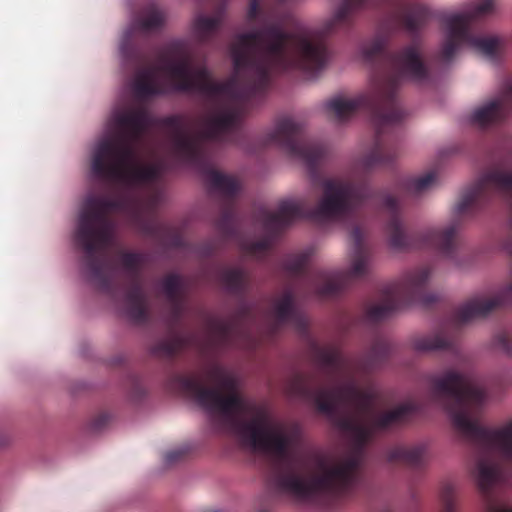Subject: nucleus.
Listing matches in <instances>:
<instances>
[{
	"instance_id": "f257e3e1",
	"label": "nucleus",
	"mask_w": 512,
	"mask_h": 512,
	"mask_svg": "<svg viewBox=\"0 0 512 512\" xmlns=\"http://www.w3.org/2000/svg\"><path fill=\"white\" fill-rule=\"evenodd\" d=\"M314 358L326 370L327 385L312 391L304 375L293 373L285 380L283 391L290 398L313 402L348 439L353 455L311 451L303 456L297 470L278 473L273 480L276 491L300 501L346 495L355 482L356 453L412 410L409 404L385 408L376 384L345 358L337 345L316 348Z\"/></svg>"
},
{
	"instance_id": "f03ea898",
	"label": "nucleus",
	"mask_w": 512,
	"mask_h": 512,
	"mask_svg": "<svg viewBox=\"0 0 512 512\" xmlns=\"http://www.w3.org/2000/svg\"><path fill=\"white\" fill-rule=\"evenodd\" d=\"M120 51L125 61L137 69L133 81L137 100L165 95L170 90L197 92L204 97L207 113L198 119L195 131H184L182 115L166 116L158 124L169 132L176 160L182 165L206 170L210 187L223 190L224 173L207 166L211 144L224 133V82L213 81L205 66L193 68L192 54L185 40L165 44L158 51L157 65L150 64L146 53L131 47L128 38L122 41Z\"/></svg>"
},
{
	"instance_id": "7ed1b4c3",
	"label": "nucleus",
	"mask_w": 512,
	"mask_h": 512,
	"mask_svg": "<svg viewBox=\"0 0 512 512\" xmlns=\"http://www.w3.org/2000/svg\"><path fill=\"white\" fill-rule=\"evenodd\" d=\"M259 27L239 35L233 44L234 68L226 79V144L234 141L247 113L250 92L263 86L277 69H299L311 76L325 62V47L315 34L283 29V19L260 14Z\"/></svg>"
},
{
	"instance_id": "20e7f679",
	"label": "nucleus",
	"mask_w": 512,
	"mask_h": 512,
	"mask_svg": "<svg viewBox=\"0 0 512 512\" xmlns=\"http://www.w3.org/2000/svg\"><path fill=\"white\" fill-rule=\"evenodd\" d=\"M425 381L433 396L452 400L448 410L453 424L475 447L471 476L479 491L489 496L507 480L504 462H512V417L495 426H481L486 394L468 373L449 369L441 375H427Z\"/></svg>"
},
{
	"instance_id": "39448f33",
	"label": "nucleus",
	"mask_w": 512,
	"mask_h": 512,
	"mask_svg": "<svg viewBox=\"0 0 512 512\" xmlns=\"http://www.w3.org/2000/svg\"><path fill=\"white\" fill-rule=\"evenodd\" d=\"M163 193L154 189L147 199L122 192L113 198L89 196L79 214L74 241L83 251L84 270L99 290L114 297L118 288L113 274L112 262L106 256V249L112 242V221L110 213H120L138 221L145 212L156 218Z\"/></svg>"
},
{
	"instance_id": "423d86ee",
	"label": "nucleus",
	"mask_w": 512,
	"mask_h": 512,
	"mask_svg": "<svg viewBox=\"0 0 512 512\" xmlns=\"http://www.w3.org/2000/svg\"><path fill=\"white\" fill-rule=\"evenodd\" d=\"M113 120L116 133L101 139L93 151V175L127 188L159 180L165 171L163 163L141 165L135 161L136 144L152 124L147 108L126 109L116 113Z\"/></svg>"
},
{
	"instance_id": "0eeeda50",
	"label": "nucleus",
	"mask_w": 512,
	"mask_h": 512,
	"mask_svg": "<svg viewBox=\"0 0 512 512\" xmlns=\"http://www.w3.org/2000/svg\"><path fill=\"white\" fill-rule=\"evenodd\" d=\"M241 385L238 376L226 371V430L233 429L244 445L276 461L302 452L300 426L269 417L243 398Z\"/></svg>"
},
{
	"instance_id": "6e6552de",
	"label": "nucleus",
	"mask_w": 512,
	"mask_h": 512,
	"mask_svg": "<svg viewBox=\"0 0 512 512\" xmlns=\"http://www.w3.org/2000/svg\"><path fill=\"white\" fill-rule=\"evenodd\" d=\"M170 386L205 411L213 434H223L224 369L222 367L213 365L190 374H175L170 379Z\"/></svg>"
},
{
	"instance_id": "1a4fd4ad",
	"label": "nucleus",
	"mask_w": 512,
	"mask_h": 512,
	"mask_svg": "<svg viewBox=\"0 0 512 512\" xmlns=\"http://www.w3.org/2000/svg\"><path fill=\"white\" fill-rule=\"evenodd\" d=\"M351 248L348 268L345 270H319L307 279L308 289L320 297H330L341 292L347 283L367 275L371 270V259L365 247V234L360 228L350 233Z\"/></svg>"
},
{
	"instance_id": "9d476101",
	"label": "nucleus",
	"mask_w": 512,
	"mask_h": 512,
	"mask_svg": "<svg viewBox=\"0 0 512 512\" xmlns=\"http://www.w3.org/2000/svg\"><path fill=\"white\" fill-rule=\"evenodd\" d=\"M463 47L492 60L501 53L504 40L494 34L472 33L461 15H443L440 59L444 62L452 60Z\"/></svg>"
},
{
	"instance_id": "9b49d317",
	"label": "nucleus",
	"mask_w": 512,
	"mask_h": 512,
	"mask_svg": "<svg viewBox=\"0 0 512 512\" xmlns=\"http://www.w3.org/2000/svg\"><path fill=\"white\" fill-rule=\"evenodd\" d=\"M321 188V196L311 216L322 221L350 215L369 197L367 185L351 179L327 178L322 181Z\"/></svg>"
},
{
	"instance_id": "f8f14e48",
	"label": "nucleus",
	"mask_w": 512,
	"mask_h": 512,
	"mask_svg": "<svg viewBox=\"0 0 512 512\" xmlns=\"http://www.w3.org/2000/svg\"><path fill=\"white\" fill-rule=\"evenodd\" d=\"M303 125L292 118L278 121L261 137L262 145H275L291 158L307 166H313L322 160L329 151L322 141H307L300 137Z\"/></svg>"
},
{
	"instance_id": "ddd939ff",
	"label": "nucleus",
	"mask_w": 512,
	"mask_h": 512,
	"mask_svg": "<svg viewBox=\"0 0 512 512\" xmlns=\"http://www.w3.org/2000/svg\"><path fill=\"white\" fill-rule=\"evenodd\" d=\"M496 193L506 197L512 221V170L506 165H495L482 172L462 192L453 212L461 215L473 206L486 203Z\"/></svg>"
},
{
	"instance_id": "4468645a",
	"label": "nucleus",
	"mask_w": 512,
	"mask_h": 512,
	"mask_svg": "<svg viewBox=\"0 0 512 512\" xmlns=\"http://www.w3.org/2000/svg\"><path fill=\"white\" fill-rule=\"evenodd\" d=\"M430 276L429 268H420L408 273L402 280L388 284L380 296L367 305L366 318L371 322H377L389 317L402 305L409 303L428 282Z\"/></svg>"
},
{
	"instance_id": "2eb2a0df",
	"label": "nucleus",
	"mask_w": 512,
	"mask_h": 512,
	"mask_svg": "<svg viewBox=\"0 0 512 512\" xmlns=\"http://www.w3.org/2000/svg\"><path fill=\"white\" fill-rule=\"evenodd\" d=\"M417 83L429 79V71L424 63L418 44L406 46L390 60V72L379 79L375 85L376 94L380 98H391L402 80Z\"/></svg>"
},
{
	"instance_id": "dca6fc26",
	"label": "nucleus",
	"mask_w": 512,
	"mask_h": 512,
	"mask_svg": "<svg viewBox=\"0 0 512 512\" xmlns=\"http://www.w3.org/2000/svg\"><path fill=\"white\" fill-rule=\"evenodd\" d=\"M116 257L117 264L124 271L128 280L124 294L126 314L133 322L143 324L149 318L147 295L142 278L143 255L119 250Z\"/></svg>"
},
{
	"instance_id": "f3484780",
	"label": "nucleus",
	"mask_w": 512,
	"mask_h": 512,
	"mask_svg": "<svg viewBox=\"0 0 512 512\" xmlns=\"http://www.w3.org/2000/svg\"><path fill=\"white\" fill-rule=\"evenodd\" d=\"M223 332L224 326L222 323H215L212 319H209L205 343H200L198 335L193 332L174 333L170 337L156 342L152 346L151 352L156 357L171 360L186 348H196L204 351L206 347L213 345L214 333L221 335Z\"/></svg>"
},
{
	"instance_id": "a211bd4d",
	"label": "nucleus",
	"mask_w": 512,
	"mask_h": 512,
	"mask_svg": "<svg viewBox=\"0 0 512 512\" xmlns=\"http://www.w3.org/2000/svg\"><path fill=\"white\" fill-rule=\"evenodd\" d=\"M509 303H512V282L491 295H479L467 300L457 309L455 321L458 324H466L474 319L486 317Z\"/></svg>"
},
{
	"instance_id": "6ab92c4d",
	"label": "nucleus",
	"mask_w": 512,
	"mask_h": 512,
	"mask_svg": "<svg viewBox=\"0 0 512 512\" xmlns=\"http://www.w3.org/2000/svg\"><path fill=\"white\" fill-rule=\"evenodd\" d=\"M162 292L169 304L167 322L171 330L182 321L186 309V284L184 278L176 273H169L161 280Z\"/></svg>"
},
{
	"instance_id": "aec40b11",
	"label": "nucleus",
	"mask_w": 512,
	"mask_h": 512,
	"mask_svg": "<svg viewBox=\"0 0 512 512\" xmlns=\"http://www.w3.org/2000/svg\"><path fill=\"white\" fill-rule=\"evenodd\" d=\"M510 102H512V80H507L504 83L502 95L477 106L470 114V121L479 127L495 124L506 116L511 107Z\"/></svg>"
},
{
	"instance_id": "412c9836",
	"label": "nucleus",
	"mask_w": 512,
	"mask_h": 512,
	"mask_svg": "<svg viewBox=\"0 0 512 512\" xmlns=\"http://www.w3.org/2000/svg\"><path fill=\"white\" fill-rule=\"evenodd\" d=\"M303 199L292 198L282 200L276 210H263L258 222L266 232H273L289 225L292 221L305 215Z\"/></svg>"
},
{
	"instance_id": "4be33fe9",
	"label": "nucleus",
	"mask_w": 512,
	"mask_h": 512,
	"mask_svg": "<svg viewBox=\"0 0 512 512\" xmlns=\"http://www.w3.org/2000/svg\"><path fill=\"white\" fill-rule=\"evenodd\" d=\"M460 229V221L451 220L443 227L430 226L420 231V242L425 246H435L446 256H451Z\"/></svg>"
},
{
	"instance_id": "5701e85b",
	"label": "nucleus",
	"mask_w": 512,
	"mask_h": 512,
	"mask_svg": "<svg viewBox=\"0 0 512 512\" xmlns=\"http://www.w3.org/2000/svg\"><path fill=\"white\" fill-rule=\"evenodd\" d=\"M253 318L250 308L244 307L229 325L226 323V346L233 343L248 349L255 346L256 339L249 328Z\"/></svg>"
},
{
	"instance_id": "b1692460",
	"label": "nucleus",
	"mask_w": 512,
	"mask_h": 512,
	"mask_svg": "<svg viewBox=\"0 0 512 512\" xmlns=\"http://www.w3.org/2000/svg\"><path fill=\"white\" fill-rule=\"evenodd\" d=\"M226 244L235 241L244 254L252 258L259 259L267 254L271 247V237L263 236L258 239H251L240 235L237 229L228 221L226 216Z\"/></svg>"
},
{
	"instance_id": "393cba45",
	"label": "nucleus",
	"mask_w": 512,
	"mask_h": 512,
	"mask_svg": "<svg viewBox=\"0 0 512 512\" xmlns=\"http://www.w3.org/2000/svg\"><path fill=\"white\" fill-rule=\"evenodd\" d=\"M295 314L294 292L292 289H285L272 300L268 314V322L271 330L290 322Z\"/></svg>"
},
{
	"instance_id": "a878e982",
	"label": "nucleus",
	"mask_w": 512,
	"mask_h": 512,
	"mask_svg": "<svg viewBox=\"0 0 512 512\" xmlns=\"http://www.w3.org/2000/svg\"><path fill=\"white\" fill-rule=\"evenodd\" d=\"M366 3V0H341L332 16L324 22V32L330 33L346 27L353 16L366 6Z\"/></svg>"
},
{
	"instance_id": "bb28decb",
	"label": "nucleus",
	"mask_w": 512,
	"mask_h": 512,
	"mask_svg": "<svg viewBox=\"0 0 512 512\" xmlns=\"http://www.w3.org/2000/svg\"><path fill=\"white\" fill-rule=\"evenodd\" d=\"M389 245L396 250L412 247H425L420 242V232L415 236L407 234L403 221L397 216L391 217L386 226Z\"/></svg>"
},
{
	"instance_id": "cd10ccee",
	"label": "nucleus",
	"mask_w": 512,
	"mask_h": 512,
	"mask_svg": "<svg viewBox=\"0 0 512 512\" xmlns=\"http://www.w3.org/2000/svg\"><path fill=\"white\" fill-rule=\"evenodd\" d=\"M363 95H339L326 102V109L338 121L351 117L365 103Z\"/></svg>"
},
{
	"instance_id": "c85d7f7f",
	"label": "nucleus",
	"mask_w": 512,
	"mask_h": 512,
	"mask_svg": "<svg viewBox=\"0 0 512 512\" xmlns=\"http://www.w3.org/2000/svg\"><path fill=\"white\" fill-rule=\"evenodd\" d=\"M390 460H398L410 465H419L429 457V446L426 442L397 445L389 451Z\"/></svg>"
},
{
	"instance_id": "c756f323",
	"label": "nucleus",
	"mask_w": 512,
	"mask_h": 512,
	"mask_svg": "<svg viewBox=\"0 0 512 512\" xmlns=\"http://www.w3.org/2000/svg\"><path fill=\"white\" fill-rule=\"evenodd\" d=\"M440 182L439 173L435 169L424 171L409 177L405 181V189L412 196H422L433 190Z\"/></svg>"
},
{
	"instance_id": "7c9ffc66",
	"label": "nucleus",
	"mask_w": 512,
	"mask_h": 512,
	"mask_svg": "<svg viewBox=\"0 0 512 512\" xmlns=\"http://www.w3.org/2000/svg\"><path fill=\"white\" fill-rule=\"evenodd\" d=\"M165 22L163 11L155 4L145 7L135 20V27L143 32H151L160 29Z\"/></svg>"
},
{
	"instance_id": "2f4dec72",
	"label": "nucleus",
	"mask_w": 512,
	"mask_h": 512,
	"mask_svg": "<svg viewBox=\"0 0 512 512\" xmlns=\"http://www.w3.org/2000/svg\"><path fill=\"white\" fill-rule=\"evenodd\" d=\"M497 8L496 0H475L465 10L449 12L445 15H461L463 21L470 28L472 19L482 18L493 14Z\"/></svg>"
},
{
	"instance_id": "473e14b6",
	"label": "nucleus",
	"mask_w": 512,
	"mask_h": 512,
	"mask_svg": "<svg viewBox=\"0 0 512 512\" xmlns=\"http://www.w3.org/2000/svg\"><path fill=\"white\" fill-rule=\"evenodd\" d=\"M451 340L442 333L415 338L412 348L419 352L441 350L450 347Z\"/></svg>"
},
{
	"instance_id": "72a5a7b5",
	"label": "nucleus",
	"mask_w": 512,
	"mask_h": 512,
	"mask_svg": "<svg viewBox=\"0 0 512 512\" xmlns=\"http://www.w3.org/2000/svg\"><path fill=\"white\" fill-rule=\"evenodd\" d=\"M313 253L312 248H305L287 255L282 264L284 270L293 275L300 273L308 264Z\"/></svg>"
},
{
	"instance_id": "f704fd0d",
	"label": "nucleus",
	"mask_w": 512,
	"mask_h": 512,
	"mask_svg": "<svg viewBox=\"0 0 512 512\" xmlns=\"http://www.w3.org/2000/svg\"><path fill=\"white\" fill-rule=\"evenodd\" d=\"M391 160L392 157L386 151V148L380 143H375L370 151L358 161L357 165L364 169H370L376 165L388 163Z\"/></svg>"
},
{
	"instance_id": "c9c22d12",
	"label": "nucleus",
	"mask_w": 512,
	"mask_h": 512,
	"mask_svg": "<svg viewBox=\"0 0 512 512\" xmlns=\"http://www.w3.org/2000/svg\"><path fill=\"white\" fill-rule=\"evenodd\" d=\"M220 20L217 17L199 16L194 22V30L201 42L207 41L219 28Z\"/></svg>"
},
{
	"instance_id": "e433bc0d",
	"label": "nucleus",
	"mask_w": 512,
	"mask_h": 512,
	"mask_svg": "<svg viewBox=\"0 0 512 512\" xmlns=\"http://www.w3.org/2000/svg\"><path fill=\"white\" fill-rule=\"evenodd\" d=\"M226 294L239 293L247 287L248 279L246 273L239 268H226Z\"/></svg>"
},
{
	"instance_id": "4c0bfd02",
	"label": "nucleus",
	"mask_w": 512,
	"mask_h": 512,
	"mask_svg": "<svg viewBox=\"0 0 512 512\" xmlns=\"http://www.w3.org/2000/svg\"><path fill=\"white\" fill-rule=\"evenodd\" d=\"M387 43V37L376 36L372 40L362 45L361 54L365 59L371 60L383 53L387 46Z\"/></svg>"
},
{
	"instance_id": "58836bf2",
	"label": "nucleus",
	"mask_w": 512,
	"mask_h": 512,
	"mask_svg": "<svg viewBox=\"0 0 512 512\" xmlns=\"http://www.w3.org/2000/svg\"><path fill=\"white\" fill-rule=\"evenodd\" d=\"M406 115V112L400 106L393 105L378 116L377 123L380 126L394 125L401 122Z\"/></svg>"
},
{
	"instance_id": "ea45409f",
	"label": "nucleus",
	"mask_w": 512,
	"mask_h": 512,
	"mask_svg": "<svg viewBox=\"0 0 512 512\" xmlns=\"http://www.w3.org/2000/svg\"><path fill=\"white\" fill-rule=\"evenodd\" d=\"M242 189V183L237 177L226 175V201L240 195Z\"/></svg>"
},
{
	"instance_id": "a19ab883",
	"label": "nucleus",
	"mask_w": 512,
	"mask_h": 512,
	"mask_svg": "<svg viewBox=\"0 0 512 512\" xmlns=\"http://www.w3.org/2000/svg\"><path fill=\"white\" fill-rule=\"evenodd\" d=\"M495 343L506 354H512V335L499 334L495 337Z\"/></svg>"
},
{
	"instance_id": "79ce46f5",
	"label": "nucleus",
	"mask_w": 512,
	"mask_h": 512,
	"mask_svg": "<svg viewBox=\"0 0 512 512\" xmlns=\"http://www.w3.org/2000/svg\"><path fill=\"white\" fill-rule=\"evenodd\" d=\"M455 489L456 488H455L454 484H452L450 482L444 483L440 490V496H441L442 502L454 501L453 496L455 493Z\"/></svg>"
},
{
	"instance_id": "37998d69",
	"label": "nucleus",
	"mask_w": 512,
	"mask_h": 512,
	"mask_svg": "<svg viewBox=\"0 0 512 512\" xmlns=\"http://www.w3.org/2000/svg\"><path fill=\"white\" fill-rule=\"evenodd\" d=\"M184 455H185V451L183 449H175V450L168 451L165 454L164 459L167 464H174V463L180 461L181 459H183Z\"/></svg>"
},
{
	"instance_id": "c03bdc74",
	"label": "nucleus",
	"mask_w": 512,
	"mask_h": 512,
	"mask_svg": "<svg viewBox=\"0 0 512 512\" xmlns=\"http://www.w3.org/2000/svg\"><path fill=\"white\" fill-rule=\"evenodd\" d=\"M109 415L108 414H100L97 417L94 418L92 421V428L94 430H100L109 422Z\"/></svg>"
},
{
	"instance_id": "a18cd8bd",
	"label": "nucleus",
	"mask_w": 512,
	"mask_h": 512,
	"mask_svg": "<svg viewBox=\"0 0 512 512\" xmlns=\"http://www.w3.org/2000/svg\"><path fill=\"white\" fill-rule=\"evenodd\" d=\"M486 512H512L511 508L497 505L492 503L490 500L486 504Z\"/></svg>"
},
{
	"instance_id": "49530a36",
	"label": "nucleus",
	"mask_w": 512,
	"mask_h": 512,
	"mask_svg": "<svg viewBox=\"0 0 512 512\" xmlns=\"http://www.w3.org/2000/svg\"><path fill=\"white\" fill-rule=\"evenodd\" d=\"M383 206L390 209V210H394L396 207H397V200L395 197L391 196V195H386L384 198H383Z\"/></svg>"
},
{
	"instance_id": "de8ad7c7",
	"label": "nucleus",
	"mask_w": 512,
	"mask_h": 512,
	"mask_svg": "<svg viewBox=\"0 0 512 512\" xmlns=\"http://www.w3.org/2000/svg\"><path fill=\"white\" fill-rule=\"evenodd\" d=\"M249 19H255L258 17V5L256 0H252L248 9Z\"/></svg>"
},
{
	"instance_id": "09e8293b",
	"label": "nucleus",
	"mask_w": 512,
	"mask_h": 512,
	"mask_svg": "<svg viewBox=\"0 0 512 512\" xmlns=\"http://www.w3.org/2000/svg\"><path fill=\"white\" fill-rule=\"evenodd\" d=\"M406 26L410 30H415L419 27L420 23L412 18V16L408 15L405 19Z\"/></svg>"
},
{
	"instance_id": "8fccbe9b",
	"label": "nucleus",
	"mask_w": 512,
	"mask_h": 512,
	"mask_svg": "<svg viewBox=\"0 0 512 512\" xmlns=\"http://www.w3.org/2000/svg\"><path fill=\"white\" fill-rule=\"evenodd\" d=\"M442 512H457V507L454 501L443 502Z\"/></svg>"
},
{
	"instance_id": "3c124183",
	"label": "nucleus",
	"mask_w": 512,
	"mask_h": 512,
	"mask_svg": "<svg viewBox=\"0 0 512 512\" xmlns=\"http://www.w3.org/2000/svg\"><path fill=\"white\" fill-rule=\"evenodd\" d=\"M160 226L161 224L156 219H154L151 223L147 225V229L152 232L153 230L159 228Z\"/></svg>"
},
{
	"instance_id": "603ef678",
	"label": "nucleus",
	"mask_w": 512,
	"mask_h": 512,
	"mask_svg": "<svg viewBox=\"0 0 512 512\" xmlns=\"http://www.w3.org/2000/svg\"><path fill=\"white\" fill-rule=\"evenodd\" d=\"M8 443V438L4 435H0V447L5 446Z\"/></svg>"
},
{
	"instance_id": "864d4df0",
	"label": "nucleus",
	"mask_w": 512,
	"mask_h": 512,
	"mask_svg": "<svg viewBox=\"0 0 512 512\" xmlns=\"http://www.w3.org/2000/svg\"><path fill=\"white\" fill-rule=\"evenodd\" d=\"M203 512H221L220 509H214V508H206L203 510Z\"/></svg>"
},
{
	"instance_id": "5fc2aeb1",
	"label": "nucleus",
	"mask_w": 512,
	"mask_h": 512,
	"mask_svg": "<svg viewBox=\"0 0 512 512\" xmlns=\"http://www.w3.org/2000/svg\"><path fill=\"white\" fill-rule=\"evenodd\" d=\"M180 241H181L180 239H176V244L180 245Z\"/></svg>"
}]
</instances>
